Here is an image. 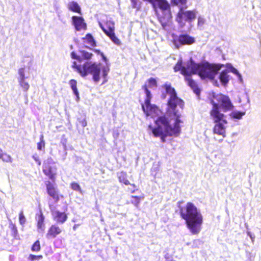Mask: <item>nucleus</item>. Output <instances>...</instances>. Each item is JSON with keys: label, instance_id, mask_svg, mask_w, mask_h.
<instances>
[{"label": "nucleus", "instance_id": "1", "mask_svg": "<svg viewBox=\"0 0 261 261\" xmlns=\"http://www.w3.org/2000/svg\"><path fill=\"white\" fill-rule=\"evenodd\" d=\"M211 103L213 108L210 112V116L216 123L213 128V132L224 138L226 136L225 125L227 124V120L226 116L221 113L219 108L221 107L224 112H227L232 109L233 105L229 98L222 94L213 95Z\"/></svg>", "mask_w": 261, "mask_h": 261}, {"label": "nucleus", "instance_id": "2", "mask_svg": "<svg viewBox=\"0 0 261 261\" xmlns=\"http://www.w3.org/2000/svg\"><path fill=\"white\" fill-rule=\"evenodd\" d=\"M172 117L174 118L173 125L170 124V120L172 118L162 115L158 117L154 121L156 127L153 128L151 125L148 126L151 129L153 136L155 137H160L163 143L166 141L167 136H178L180 133L179 124L182 122L180 119L181 117L177 116Z\"/></svg>", "mask_w": 261, "mask_h": 261}, {"label": "nucleus", "instance_id": "3", "mask_svg": "<svg viewBox=\"0 0 261 261\" xmlns=\"http://www.w3.org/2000/svg\"><path fill=\"white\" fill-rule=\"evenodd\" d=\"M183 201L177 202V207L180 217L185 220L190 231L193 234H198L203 223V216L197 207L191 202H188L182 205Z\"/></svg>", "mask_w": 261, "mask_h": 261}, {"label": "nucleus", "instance_id": "4", "mask_svg": "<svg viewBox=\"0 0 261 261\" xmlns=\"http://www.w3.org/2000/svg\"><path fill=\"white\" fill-rule=\"evenodd\" d=\"M71 67L76 69L77 72L82 77H85L89 73L91 74L93 81L96 83L98 82L100 80V73L101 70L102 76L105 79L103 83L107 81L106 77L109 71V68L106 67H103L101 68L100 63H96L95 62H86L81 66V65H77L75 61H73Z\"/></svg>", "mask_w": 261, "mask_h": 261}, {"label": "nucleus", "instance_id": "5", "mask_svg": "<svg viewBox=\"0 0 261 261\" xmlns=\"http://www.w3.org/2000/svg\"><path fill=\"white\" fill-rule=\"evenodd\" d=\"M163 87L165 88L166 93L170 95L167 104L168 106L166 109L167 116L170 118L177 116L181 117V115L176 110V108L177 105L183 108L184 106V101L177 97L175 89L171 87L170 84L166 83L163 85Z\"/></svg>", "mask_w": 261, "mask_h": 261}, {"label": "nucleus", "instance_id": "6", "mask_svg": "<svg viewBox=\"0 0 261 261\" xmlns=\"http://www.w3.org/2000/svg\"><path fill=\"white\" fill-rule=\"evenodd\" d=\"M163 87L165 88L166 93L170 95L167 104L168 106L166 109L167 116L170 118L177 116L181 117V115L176 110V108L177 105L183 108L184 106V101L177 97L175 89L171 87L170 84L166 83L163 85Z\"/></svg>", "mask_w": 261, "mask_h": 261}, {"label": "nucleus", "instance_id": "7", "mask_svg": "<svg viewBox=\"0 0 261 261\" xmlns=\"http://www.w3.org/2000/svg\"><path fill=\"white\" fill-rule=\"evenodd\" d=\"M223 66L221 64H196L192 63V71L193 73L198 74L202 80L208 79L214 80L218 71Z\"/></svg>", "mask_w": 261, "mask_h": 261}, {"label": "nucleus", "instance_id": "8", "mask_svg": "<svg viewBox=\"0 0 261 261\" xmlns=\"http://www.w3.org/2000/svg\"><path fill=\"white\" fill-rule=\"evenodd\" d=\"M159 8L162 14H158V19L163 27H166L170 21L172 16L170 10V5L166 0H156Z\"/></svg>", "mask_w": 261, "mask_h": 261}, {"label": "nucleus", "instance_id": "9", "mask_svg": "<svg viewBox=\"0 0 261 261\" xmlns=\"http://www.w3.org/2000/svg\"><path fill=\"white\" fill-rule=\"evenodd\" d=\"M99 25L104 33L111 39L113 43L117 45L121 44V41L115 34V23L113 21L107 20L103 24L100 23Z\"/></svg>", "mask_w": 261, "mask_h": 261}, {"label": "nucleus", "instance_id": "10", "mask_svg": "<svg viewBox=\"0 0 261 261\" xmlns=\"http://www.w3.org/2000/svg\"><path fill=\"white\" fill-rule=\"evenodd\" d=\"M54 164L51 158H48L44 161L42 166V171L43 173L47 176L53 182L56 181L57 176V168L56 166H53Z\"/></svg>", "mask_w": 261, "mask_h": 261}, {"label": "nucleus", "instance_id": "11", "mask_svg": "<svg viewBox=\"0 0 261 261\" xmlns=\"http://www.w3.org/2000/svg\"><path fill=\"white\" fill-rule=\"evenodd\" d=\"M45 184L47 194L55 202H57L61 198H63V196L60 194L59 191L55 184L48 180L45 182Z\"/></svg>", "mask_w": 261, "mask_h": 261}, {"label": "nucleus", "instance_id": "12", "mask_svg": "<svg viewBox=\"0 0 261 261\" xmlns=\"http://www.w3.org/2000/svg\"><path fill=\"white\" fill-rule=\"evenodd\" d=\"M196 15V10L185 11L183 8H180L177 14L176 20L178 22L181 23L185 18V20L191 22L195 19Z\"/></svg>", "mask_w": 261, "mask_h": 261}, {"label": "nucleus", "instance_id": "13", "mask_svg": "<svg viewBox=\"0 0 261 261\" xmlns=\"http://www.w3.org/2000/svg\"><path fill=\"white\" fill-rule=\"evenodd\" d=\"M142 109L146 116L153 117L158 115L159 108L155 104H151V101H144L141 105Z\"/></svg>", "mask_w": 261, "mask_h": 261}, {"label": "nucleus", "instance_id": "14", "mask_svg": "<svg viewBox=\"0 0 261 261\" xmlns=\"http://www.w3.org/2000/svg\"><path fill=\"white\" fill-rule=\"evenodd\" d=\"M195 42L194 37L188 34H181L178 36L176 40H174V44H178L180 45H191Z\"/></svg>", "mask_w": 261, "mask_h": 261}, {"label": "nucleus", "instance_id": "15", "mask_svg": "<svg viewBox=\"0 0 261 261\" xmlns=\"http://www.w3.org/2000/svg\"><path fill=\"white\" fill-rule=\"evenodd\" d=\"M192 68L186 75L184 76L185 81L187 82L188 85L193 90L194 92L197 95H199L200 93V90L198 88L196 82L194 81L192 78V74H196V73H193L192 72Z\"/></svg>", "mask_w": 261, "mask_h": 261}, {"label": "nucleus", "instance_id": "16", "mask_svg": "<svg viewBox=\"0 0 261 261\" xmlns=\"http://www.w3.org/2000/svg\"><path fill=\"white\" fill-rule=\"evenodd\" d=\"M191 62L190 64H187L186 66H182L181 60H178L174 65L173 69L175 72L180 71V73L184 76L186 75L191 70L192 67Z\"/></svg>", "mask_w": 261, "mask_h": 261}, {"label": "nucleus", "instance_id": "17", "mask_svg": "<svg viewBox=\"0 0 261 261\" xmlns=\"http://www.w3.org/2000/svg\"><path fill=\"white\" fill-rule=\"evenodd\" d=\"M72 21L76 31H80L82 30H86L87 25L82 17L73 16L72 17Z\"/></svg>", "mask_w": 261, "mask_h": 261}, {"label": "nucleus", "instance_id": "18", "mask_svg": "<svg viewBox=\"0 0 261 261\" xmlns=\"http://www.w3.org/2000/svg\"><path fill=\"white\" fill-rule=\"evenodd\" d=\"M51 214L54 220L58 223L63 224L67 220L68 216L65 212L54 211H51Z\"/></svg>", "mask_w": 261, "mask_h": 261}, {"label": "nucleus", "instance_id": "19", "mask_svg": "<svg viewBox=\"0 0 261 261\" xmlns=\"http://www.w3.org/2000/svg\"><path fill=\"white\" fill-rule=\"evenodd\" d=\"M62 232L61 228L56 224L51 225L46 234L48 239L55 238Z\"/></svg>", "mask_w": 261, "mask_h": 261}, {"label": "nucleus", "instance_id": "20", "mask_svg": "<svg viewBox=\"0 0 261 261\" xmlns=\"http://www.w3.org/2000/svg\"><path fill=\"white\" fill-rule=\"evenodd\" d=\"M117 177L119 180V181L120 183L123 184L125 185H130V183L128 179H127V173L125 171H121L117 173Z\"/></svg>", "mask_w": 261, "mask_h": 261}, {"label": "nucleus", "instance_id": "21", "mask_svg": "<svg viewBox=\"0 0 261 261\" xmlns=\"http://www.w3.org/2000/svg\"><path fill=\"white\" fill-rule=\"evenodd\" d=\"M228 73V71L227 70H224L221 72L219 75V80L224 86H226L229 82Z\"/></svg>", "mask_w": 261, "mask_h": 261}, {"label": "nucleus", "instance_id": "22", "mask_svg": "<svg viewBox=\"0 0 261 261\" xmlns=\"http://www.w3.org/2000/svg\"><path fill=\"white\" fill-rule=\"evenodd\" d=\"M68 8L69 10L81 14V9L77 2L74 1H72L69 3L68 5Z\"/></svg>", "mask_w": 261, "mask_h": 261}, {"label": "nucleus", "instance_id": "23", "mask_svg": "<svg viewBox=\"0 0 261 261\" xmlns=\"http://www.w3.org/2000/svg\"><path fill=\"white\" fill-rule=\"evenodd\" d=\"M37 217V226L38 229H42L43 228L44 224V217L41 212L36 214Z\"/></svg>", "mask_w": 261, "mask_h": 261}, {"label": "nucleus", "instance_id": "24", "mask_svg": "<svg viewBox=\"0 0 261 261\" xmlns=\"http://www.w3.org/2000/svg\"><path fill=\"white\" fill-rule=\"evenodd\" d=\"M84 42L90 44L92 47H95L96 45V42L90 34H87L85 37L82 38Z\"/></svg>", "mask_w": 261, "mask_h": 261}, {"label": "nucleus", "instance_id": "25", "mask_svg": "<svg viewBox=\"0 0 261 261\" xmlns=\"http://www.w3.org/2000/svg\"><path fill=\"white\" fill-rule=\"evenodd\" d=\"M131 200L130 203L135 205L136 207H138L140 203L141 200H143L144 198V195H142L140 196H132L130 197Z\"/></svg>", "mask_w": 261, "mask_h": 261}, {"label": "nucleus", "instance_id": "26", "mask_svg": "<svg viewBox=\"0 0 261 261\" xmlns=\"http://www.w3.org/2000/svg\"><path fill=\"white\" fill-rule=\"evenodd\" d=\"M0 159H1L3 162L7 163H11L13 161V159L11 155L3 152L2 149H1V151H0Z\"/></svg>", "mask_w": 261, "mask_h": 261}, {"label": "nucleus", "instance_id": "27", "mask_svg": "<svg viewBox=\"0 0 261 261\" xmlns=\"http://www.w3.org/2000/svg\"><path fill=\"white\" fill-rule=\"evenodd\" d=\"M69 84L74 94L76 95L77 99H79L80 98V97L79 93L76 87L77 82L76 80L73 79L70 80L69 81Z\"/></svg>", "mask_w": 261, "mask_h": 261}, {"label": "nucleus", "instance_id": "28", "mask_svg": "<svg viewBox=\"0 0 261 261\" xmlns=\"http://www.w3.org/2000/svg\"><path fill=\"white\" fill-rule=\"evenodd\" d=\"M143 89L144 90L145 93L146 94V97L144 101H151L152 98V95L148 90L147 88V86L146 85H144L142 86Z\"/></svg>", "mask_w": 261, "mask_h": 261}, {"label": "nucleus", "instance_id": "29", "mask_svg": "<svg viewBox=\"0 0 261 261\" xmlns=\"http://www.w3.org/2000/svg\"><path fill=\"white\" fill-rule=\"evenodd\" d=\"M41 247L39 240L36 241L31 247V250L33 252H39L41 250Z\"/></svg>", "mask_w": 261, "mask_h": 261}, {"label": "nucleus", "instance_id": "30", "mask_svg": "<svg viewBox=\"0 0 261 261\" xmlns=\"http://www.w3.org/2000/svg\"><path fill=\"white\" fill-rule=\"evenodd\" d=\"M19 85L23 89V91L27 92L30 88L29 83L25 81V80H18Z\"/></svg>", "mask_w": 261, "mask_h": 261}, {"label": "nucleus", "instance_id": "31", "mask_svg": "<svg viewBox=\"0 0 261 261\" xmlns=\"http://www.w3.org/2000/svg\"><path fill=\"white\" fill-rule=\"evenodd\" d=\"M37 149L39 150H41L42 148H44L45 147V142L44 141V137L43 135H41L40 137V142L37 143Z\"/></svg>", "mask_w": 261, "mask_h": 261}, {"label": "nucleus", "instance_id": "32", "mask_svg": "<svg viewBox=\"0 0 261 261\" xmlns=\"http://www.w3.org/2000/svg\"><path fill=\"white\" fill-rule=\"evenodd\" d=\"M132 3V6L133 8H136L137 10H140L141 6V2L139 0H130Z\"/></svg>", "mask_w": 261, "mask_h": 261}, {"label": "nucleus", "instance_id": "33", "mask_svg": "<svg viewBox=\"0 0 261 261\" xmlns=\"http://www.w3.org/2000/svg\"><path fill=\"white\" fill-rule=\"evenodd\" d=\"M43 258V255H36L34 254H30L28 256V259L30 261L38 260Z\"/></svg>", "mask_w": 261, "mask_h": 261}, {"label": "nucleus", "instance_id": "34", "mask_svg": "<svg viewBox=\"0 0 261 261\" xmlns=\"http://www.w3.org/2000/svg\"><path fill=\"white\" fill-rule=\"evenodd\" d=\"M82 57L84 59L86 60L90 59L93 56V54L92 53H89L85 50L81 51Z\"/></svg>", "mask_w": 261, "mask_h": 261}, {"label": "nucleus", "instance_id": "35", "mask_svg": "<svg viewBox=\"0 0 261 261\" xmlns=\"http://www.w3.org/2000/svg\"><path fill=\"white\" fill-rule=\"evenodd\" d=\"M71 188L74 191L81 192V188L80 185L75 182H72L70 184Z\"/></svg>", "mask_w": 261, "mask_h": 261}, {"label": "nucleus", "instance_id": "36", "mask_svg": "<svg viewBox=\"0 0 261 261\" xmlns=\"http://www.w3.org/2000/svg\"><path fill=\"white\" fill-rule=\"evenodd\" d=\"M148 86L149 87H154L157 86V82L154 78L150 77L147 80Z\"/></svg>", "mask_w": 261, "mask_h": 261}, {"label": "nucleus", "instance_id": "37", "mask_svg": "<svg viewBox=\"0 0 261 261\" xmlns=\"http://www.w3.org/2000/svg\"><path fill=\"white\" fill-rule=\"evenodd\" d=\"M130 187H128L127 189L128 192L132 194L134 193L136 191L138 190L137 186L134 184H130L129 185Z\"/></svg>", "mask_w": 261, "mask_h": 261}, {"label": "nucleus", "instance_id": "38", "mask_svg": "<svg viewBox=\"0 0 261 261\" xmlns=\"http://www.w3.org/2000/svg\"><path fill=\"white\" fill-rule=\"evenodd\" d=\"M19 220L21 225H23L25 222V218L22 211H21L19 214Z\"/></svg>", "mask_w": 261, "mask_h": 261}, {"label": "nucleus", "instance_id": "39", "mask_svg": "<svg viewBox=\"0 0 261 261\" xmlns=\"http://www.w3.org/2000/svg\"><path fill=\"white\" fill-rule=\"evenodd\" d=\"M18 74L20 76L19 80H25V77L24 75V68H21L18 70Z\"/></svg>", "mask_w": 261, "mask_h": 261}, {"label": "nucleus", "instance_id": "40", "mask_svg": "<svg viewBox=\"0 0 261 261\" xmlns=\"http://www.w3.org/2000/svg\"><path fill=\"white\" fill-rule=\"evenodd\" d=\"M78 121L79 124L83 127H84L87 126V121L85 118H84L83 119L79 118Z\"/></svg>", "mask_w": 261, "mask_h": 261}, {"label": "nucleus", "instance_id": "41", "mask_svg": "<svg viewBox=\"0 0 261 261\" xmlns=\"http://www.w3.org/2000/svg\"><path fill=\"white\" fill-rule=\"evenodd\" d=\"M244 114V113L240 112H234L232 113V116L234 118L240 119Z\"/></svg>", "mask_w": 261, "mask_h": 261}, {"label": "nucleus", "instance_id": "42", "mask_svg": "<svg viewBox=\"0 0 261 261\" xmlns=\"http://www.w3.org/2000/svg\"><path fill=\"white\" fill-rule=\"evenodd\" d=\"M71 58L74 59H76L80 61H81L80 57L77 56L74 52L72 51L71 54Z\"/></svg>", "mask_w": 261, "mask_h": 261}, {"label": "nucleus", "instance_id": "43", "mask_svg": "<svg viewBox=\"0 0 261 261\" xmlns=\"http://www.w3.org/2000/svg\"><path fill=\"white\" fill-rule=\"evenodd\" d=\"M175 5H178L179 3L184 4L186 3L187 0H173Z\"/></svg>", "mask_w": 261, "mask_h": 261}, {"label": "nucleus", "instance_id": "44", "mask_svg": "<svg viewBox=\"0 0 261 261\" xmlns=\"http://www.w3.org/2000/svg\"><path fill=\"white\" fill-rule=\"evenodd\" d=\"M204 19L201 18V17H198V25H202L204 24Z\"/></svg>", "mask_w": 261, "mask_h": 261}, {"label": "nucleus", "instance_id": "45", "mask_svg": "<svg viewBox=\"0 0 261 261\" xmlns=\"http://www.w3.org/2000/svg\"><path fill=\"white\" fill-rule=\"evenodd\" d=\"M93 50L95 53H97V54H100V53H102L101 52H100V50H99V49H93Z\"/></svg>", "mask_w": 261, "mask_h": 261}, {"label": "nucleus", "instance_id": "46", "mask_svg": "<svg viewBox=\"0 0 261 261\" xmlns=\"http://www.w3.org/2000/svg\"><path fill=\"white\" fill-rule=\"evenodd\" d=\"M144 1H147L151 4H154L156 0H143Z\"/></svg>", "mask_w": 261, "mask_h": 261}, {"label": "nucleus", "instance_id": "47", "mask_svg": "<svg viewBox=\"0 0 261 261\" xmlns=\"http://www.w3.org/2000/svg\"><path fill=\"white\" fill-rule=\"evenodd\" d=\"M100 55L102 57L103 59L105 60V61H107V59L106 56L104 55L103 53H100Z\"/></svg>", "mask_w": 261, "mask_h": 261}, {"label": "nucleus", "instance_id": "48", "mask_svg": "<svg viewBox=\"0 0 261 261\" xmlns=\"http://www.w3.org/2000/svg\"><path fill=\"white\" fill-rule=\"evenodd\" d=\"M166 94L167 93H162L161 97L163 99H165L166 97Z\"/></svg>", "mask_w": 261, "mask_h": 261}, {"label": "nucleus", "instance_id": "49", "mask_svg": "<svg viewBox=\"0 0 261 261\" xmlns=\"http://www.w3.org/2000/svg\"><path fill=\"white\" fill-rule=\"evenodd\" d=\"M248 234L250 237L251 239H252V241H253V239L254 238V236H252L250 232H248Z\"/></svg>", "mask_w": 261, "mask_h": 261}, {"label": "nucleus", "instance_id": "50", "mask_svg": "<svg viewBox=\"0 0 261 261\" xmlns=\"http://www.w3.org/2000/svg\"><path fill=\"white\" fill-rule=\"evenodd\" d=\"M38 164L39 165H41V162L40 161H39V162H38Z\"/></svg>", "mask_w": 261, "mask_h": 261}, {"label": "nucleus", "instance_id": "51", "mask_svg": "<svg viewBox=\"0 0 261 261\" xmlns=\"http://www.w3.org/2000/svg\"><path fill=\"white\" fill-rule=\"evenodd\" d=\"M168 261H175V260H173L171 259V260H168Z\"/></svg>", "mask_w": 261, "mask_h": 261}, {"label": "nucleus", "instance_id": "52", "mask_svg": "<svg viewBox=\"0 0 261 261\" xmlns=\"http://www.w3.org/2000/svg\"><path fill=\"white\" fill-rule=\"evenodd\" d=\"M1 149H2L0 148V151H1Z\"/></svg>", "mask_w": 261, "mask_h": 261}]
</instances>
